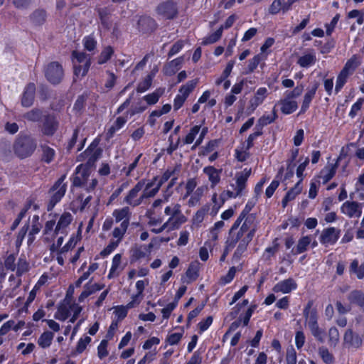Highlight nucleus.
<instances>
[{"mask_svg":"<svg viewBox=\"0 0 364 364\" xmlns=\"http://www.w3.org/2000/svg\"><path fill=\"white\" fill-rule=\"evenodd\" d=\"M198 82V79L188 81L186 85H182L179 89V93L174 99L173 108L175 110L180 109L189 94L194 90Z\"/></svg>","mask_w":364,"mask_h":364,"instance_id":"nucleus-5","label":"nucleus"},{"mask_svg":"<svg viewBox=\"0 0 364 364\" xmlns=\"http://www.w3.org/2000/svg\"><path fill=\"white\" fill-rule=\"evenodd\" d=\"M311 242L310 236H304L299 239L295 248H293L291 252L294 255H299L307 250L308 246Z\"/></svg>","mask_w":364,"mask_h":364,"instance_id":"nucleus-30","label":"nucleus"},{"mask_svg":"<svg viewBox=\"0 0 364 364\" xmlns=\"http://www.w3.org/2000/svg\"><path fill=\"white\" fill-rule=\"evenodd\" d=\"M341 211L349 218H359L362 213L361 205L355 201H346L343 204Z\"/></svg>","mask_w":364,"mask_h":364,"instance_id":"nucleus-13","label":"nucleus"},{"mask_svg":"<svg viewBox=\"0 0 364 364\" xmlns=\"http://www.w3.org/2000/svg\"><path fill=\"white\" fill-rule=\"evenodd\" d=\"M302 178L299 180V181L297 182V183L294 186V188H292L290 191L287 192L286 194V197L287 198L290 199L291 200H294L295 197L299 194L302 190V188L301 186Z\"/></svg>","mask_w":364,"mask_h":364,"instance_id":"nucleus-57","label":"nucleus"},{"mask_svg":"<svg viewBox=\"0 0 364 364\" xmlns=\"http://www.w3.org/2000/svg\"><path fill=\"white\" fill-rule=\"evenodd\" d=\"M112 215L114 217L117 223L120 221L127 222V225H129L131 212L129 207H124L121 209L115 210H114Z\"/></svg>","mask_w":364,"mask_h":364,"instance_id":"nucleus-26","label":"nucleus"},{"mask_svg":"<svg viewBox=\"0 0 364 364\" xmlns=\"http://www.w3.org/2000/svg\"><path fill=\"white\" fill-rule=\"evenodd\" d=\"M278 104L281 105V111L285 114L294 112L298 107L296 101L291 100L287 97L281 100Z\"/></svg>","mask_w":364,"mask_h":364,"instance_id":"nucleus-28","label":"nucleus"},{"mask_svg":"<svg viewBox=\"0 0 364 364\" xmlns=\"http://www.w3.org/2000/svg\"><path fill=\"white\" fill-rule=\"evenodd\" d=\"M252 240V232L246 235H239V233L228 235L225 242V254H228L237 245L234 253V258L240 259L242 254L247 250L249 243Z\"/></svg>","mask_w":364,"mask_h":364,"instance_id":"nucleus-1","label":"nucleus"},{"mask_svg":"<svg viewBox=\"0 0 364 364\" xmlns=\"http://www.w3.org/2000/svg\"><path fill=\"white\" fill-rule=\"evenodd\" d=\"M343 345L348 348H358L362 345V338L358 334L353 333L352 329H348L343 336Z\"/></svg>","mask_w":364,"mask_h":364,"instance_id":"nucleus-12","label":"nucleus"},{"mask_svg":"<svg viewBox=\"0 0 364 364\" xmlns=\"http://www.w3.org/2000/svg\"><path fill=\"white\" fill-rule=\"evenodd\" d=\"M341 230L335 228L324 229L320 235V242L325 246L335 244L340 237Z\"/></svg>","mask_w":364,"mask_h":364,"instance_id":"nucleus-9","label":"nucleus"},{"mask_svg":"<svg viewBox=\"0 0 364 364\" xmlns=\"http://www.w3.org/2000/svg\"><path fill=\"white\" fill-rule=\"evenodd\" d=\"M277 118V114L276 113L275 109L274 108L272 115H264L258 119L255 129L259 128L260 130H262L263 127L272 123Z\"/></svg>","mask_w":364,"mask_h":364,"instance_id":"nucleus-36","label":"nucleus"},{"mask_svg":"<svg viewBox=\"0 0 364 364\" xmlns=\"http://www.w3.org/2000/svg\"><path fill=\"white\" fill-rule=\"evenodd\" d=\"M65 178V175L61 176L48 191V195L49 199L47 204L48 211L52 210L55 205L60 202L65 196L67 190V185L64 182Z\"/></svg>","mask_w":364,"mask_h":364,"instance_id":"nucleus-4","label":"nucleus"},{"mask_svg":"<svg viewBox=\"0 0 364 364\" xmlns=\"http://www.w3.org/2000/svg\"><path fill=\"white\" fill-rule=\"evenodd\" d=\"M154 75V73L148 75L142 82L138 84L136 87L137 92H144L151 87Z\"/></svg>","mask_w":364,"mask_h":364,"instance_id":"nucleus-48","label":"nucleus"},{"mask_svg":"<svg viewBox=\"0 0 364 364\" xmlns=\"http://www.w3.org/2000/svg\"><path fill=\"white\" fill-rule=\"evenodd\" d=\"M108 342L107 340H102L97 348V355L100 359L104 358L108 355L107 350Z\"/></svg>","mask_w":364,"mask_h":364,"instance_id":"nucleus-62","label":"nucleus"},{"mask_svg":"<svg viewBox=\"0 0 364 364\" xmlns=\"http://www.w3.org/2000/svg\"><path fill=\"white\" fill-rule=\"evenodd\" d=\"M138 28L142 33H148L156 28L155 21L148 16L140 17L137 22Z\"/></svg>","mask_w":364,"mask_h":364,"instance_id":"nucleus-19","label":"nucleus"},{"mask_svg":"<svg viewBox=\"0 0 364 364\" xmlns=\"http://www.w3.org/2000/svg\"><path fill=\"white\" fill-rule=\"evenodd\" d=\"M145 185V180L139 181L128 193L127 196L124 198V202L132 206L136 207L141 205L143 201L141 199V196L138 197L139 193L144 188Z\"/></svg>","mask_w":364,"mask_h":364,"instance_id":"nucleus-8","label":"nucleus"},{"mask_svg":"<svg viewBox=\"0 0 364 364\" xmlns=\"http://www.w3.org/2000/svg\"><path fill=\"white\" fill-rule=\"evenodd\" d=\"M45 75L50 82L58 84L64 75L62 65L58 62H51L46 68Z\"/></svg>","mask_w":364,"mask_h":364,"instance_id":"nucleus-7","label":"nucleus"},{"mask_svg":"<svg viewBox=\"0 0 364 364\" xmlns=\"http://www.w3.org/2000/svg\"><path fill=\"white\" fill-rule=\"evenodd\" d=\"M252 231L253 237L256 231L255 216L248 215L245 218L243 223L240 230L237 231V233H239V235H246L247 233L252 232Z\"/></svg>","mask_w":364,"mask_h":364,"instance_id":"nucleus-17","label":"nucleus"},{"mask_svg":"<svg viewBox=\"0 0 364 364\" xmlns=\"http://www.w3.org/2000/svg\"><path fill=\"white\" fill-rule=\"evenodd\" d=\"M282 3H284V0H274L269 8V13L275 15L280 11L283 12Z\"/></svg>","mask_w":364,"mask_h":364,"instance_id":"nucleus-56","label":"nucleus"},{"mask_svg":"<svg viewBox=\"0 0 364 364\" xmlns=\"http://www.w3.org/2000/svg\"><path fill=\"white\" fill-rule=\"evenodd\" d=\"M223 31V26H221L215 32L210 35L209 36L206 37L202 44L203 45H208V44H212L215 42H217L222 36Z\"/></svg>","mask_w":364,"mask_h":364,"instance_id":"nucleus-45","label":"nucleus"},{"mask_svg":"<svg viewBox=\"0 0 364 364\" xmlns=\"http://www.w3.org/2000/svg\"><path fill=\"white\" fill-rule=\"evenodd\" d=\"M85 48L88 51H92L95 49L97 42L92 36H87L83 40Z\"/></svg>","mask_w":364,"mask_h":364,"instance_id":"nucleus-63","label":"nucleus"},{"mask_svg":"<svg viewBox=\"0 0 364 364\" xmlns=\"http://www.w3.org/2000/svg\"><path fill=\"white\" fill-rule=\"evenodd\" d=\"M210 210V205H203L200 209H199L194 216L192 218V222L193 224H200L203 222L205 215L207 214V213Z\"/></svg>","mask_w":364,"mask_h":364,"instance_id":"nucleus-42","label":"nucleus"},{"mask_svg":"<svg viewBox=\"0 0 364 364\" xmlns=\"http://www.w3.org/2000/svg\"><path fill=\"white\" fill-rule=\"evenodd\" d=\"M186 220L187 218L182 212L174 217H170L167 220L169 225V230H173L178 229L182 224L186 222Z\"/></svg>","mask_w":364,"mask_h":364,"instance_id":"nucleus-31","label":"nucleus"},{"mask_svg":"<svg viewBox=\"0 0 364 364\" xmlns=\"http://www.w3.org/2000/svg\"><path fill=\"white\" fill-rule=\"evenodd\" d=\"M128 227L129 225H127V222H122L119 227H116L114 229L112 235L114 238H117L116 242L119 243L122 240Z\"/></svg>","mask_w":364,"mask_h":364,"instance_id":"nucleus-38","label":"nucleus"},{"mask_svg":"<svg viewBox=\"0 0 364 364\" xmlns=\"http://www.w3.org/2000/svg\"><path fill=\"white\" fill-rule=\"evenodd\" d=\"M36 147V140L28 134L18 135L13 146L14 153L21 159L30 156L34 152Z\"/></svg>","mask_w":364,"mask_h":364,"instance_id":"nucleus-3","label":"nucleus"},{"mask_svg":"<svg viewBox=\"0 0 364 364\" xmlns=\"http://www.w3.org/2000/svg\"><path fill=\"white\" fill-rule=\"evenodd\" d=\"M40 128L43 136H52L59 128V121L54 114H48L43 116Z\"/></svg>","mask_w":364,"mask_h":364,"instance_id":"nucleus-6","label":"nucleus"},{"mask_svg":"<svg viewBox=\"0 0 364 364\" xmlns=\"http://www.w3.org/2000/svg\"><path fill=\"white\" fill-rule=\"evenodd\" d=\"M203 172L208 176L209 181L211 182V187L215 186L220 180V173L221 170H218L213 166H207L203 169Z\"/></svg>","mask_w":364,"mask_h":364,"instance_id":"nucleus-25","label":"nucleus"},{"mask_svg":"<svg viewBox=\"0 0 364 364\" xmlns=\"http://www.w3.org/2000/svg\"><path fill=\"white\" fill-rule=\"evenodd\" d=\"M90 341L91 338L89 336H85L83 338H80L76 346V352L77 353H82L85 350L87 346L90 343Z\"/></svg>","mask_w":364,"mask_h":364,"instance_id":"nucleus-61","label":"nucleus"},{"mask_svg":"<svg viewBox=\"0 0 364 364\" xmlns=\"http://www.w3.org/2000/svg\"><path fill=\"white\" fill-rule=\"evenodd\" d=\"M340 159L341 156L337 159V161L334 164H328L321 171V173L323 183H328L335 176L338 166V161Z\"/></svg>","mask_w":364,"mask_h":364,"instance_id":"nucleus-24","label":"nucleus"},{"mask_svg":"<svg viewBox=\"0 0 364 364\" xmlns=\"http://www.w3.org/2000/svg\"><path fill=\"white\" fill-rule=\"evenodd\" d=\"M157 12L166 18H172L177 14V9L173 1H168L159 5Z\"/></svg>","mask_w":364,"mask_h":364,"instance_id":"nucleus-14","label":"nucleus"},{"mask_svg":"<svg viewBox=\"0 0 364 364\" xmlns=\"http://www.w3.org/2000/svg\"><path fill=\"white\" fill-rule=\"evenodd\" d=\"M102 25L107 29L111 26L109 16L110 15V9L108 7H97L96 9Z\"/></svg>","mask_w":364,"mask_h":364,"instance_id":"nucleus-29","label":"nucleus"},{"mask_svg":"<svg viewBox=\"0 0 364 364\" xmlns=\"http://www.w3.org/2000/svg\"><path fill=\"white\" fill-rule=\"evenodd\" d=\"M46 11L43 9H38L35 10L30 16L31 21L36 26L43 24L46 21Z\"/></svg>","mask_w":364,"mask_h":364,"instance_id":"nucleus-27","label":"nucleus"},{"mask_svg":"<svg viewBox=\"0 0 364 364\" xmlns=\"http://www.w3.org/2000/svg\"><path fill=\"white\" fill-rule=\"evenodd\" d=\"M316 61V55L314 53L306 54L298 59L297 63L302 68H307Z\"/></svg>","mask_w":364,"mask_h":364,"instance_id":"nucleus-39","label":"nucleus"},{"mask_svg":"<svg viewBox=\"0 0 364 364\" xmlns=\"http://www.w3.org/2000/svg\"><path fill=\"white\" fill-rule=\"evenodd\" d=\"M28 270V264L26 259L20 258L17 264L16 274L18 277H20L22 274L26 273Z\"/></svg>","mask_w":364,"mask_h":364,"instance_id":"nucleus-58","label":"nucleus"},{"mask_svg":"<svg viewBox=\"0 0 364 364\" xmlns=\"http://www.w3.org/2000/svg\"><path fill=\"white\" fill-rule=\"evenodd\" d=\"M181 206L178 203H172L171 205L166 206L164 213L170 217H174L181 212Z\"/></svg>","mask_w":364,"mask_h":364,"instance_id":"nucleus-55","label":"nucleus"},{"mask_svg":"<svg viewBox=\"0 0 364 364\" xmlns=\"http://www.w3.org/2000/svg\"><path fill=\"white\" fill-rule=\"evenodd\" d=\"M72 57L73 59L76 60V63H77L78 64L87 66H90L91 65L90 56L83 52L74 50L72 53Z\"/></svg>","mask_w":364,"mask_h":364,"instance_id":"nucleus-32","label":"nucleus"},{"mask_svg":"<svg viewBox=\"0 0 364 364\" xmlns=\"http://www.w3.org/2000/svg\"><path fill=\"white\" fill-rule=\"evenodd\" d=\"M340 335L336 327H331L328 331V343L330 346L335 347L339 342Z\"/></svg>","mask_w":364,"mask_h":364,"instance_id":"nucleus-51","label":"nucleus"},{"mask_svg":"<svg viewBox=\"0 0 364 364\" xmlns=\"http://www.w3.org/2000/svg\"><path fill=\"white\" fill-rule=\"evenodd\" d=\"M31 206V201H28L25 205V206L22 208V210L19 213L18 217L14 221V223H13V224H12V225L11 227V230H14L17 228V226L19 225V223H20L21 220H22V218L25 216V215L27 213V211L30 209Z\"/></svg>","mask_w":364,"mask_h":364,"instance_id":"nucleus-53","label":"nucleus"},{"mask_svg":"<svg viewBox=\"0 0 364 364\" xmlns=\"http://www.w3.org/2000/svg\"><path fill=\"white\" fill-rule=\"evenodd\" d=\"M70 311L71 310L70 309V305H67L65 303V304H63L58 307L55 317L57 319L65 321L69 317Z\"/></svg>","mask_w":364,"mask_h":364,"instance_id":"nucleus-40","label":"nucleus"},{"mask_svg":"<svg viewBox=\"0 0 364 364\" xmlns=\"http://www.w3.org/2000/svg\"><path fill=\"white\" fill-rule=\"evenodd\" d=\"M104 284H90L87 283L84 287V290L78 297V301L80 302H82L85 299L88 297L90 295L95 293L97 291H100L104 288Z\"/></svg>","mask_w":364,"mask_h":364,"instance_id":"nucleus-23","label":"nucleus"},{"mask_svg":"<svg viewBox=\"0 0 364 364\" xmlns=\"http://www.w3.org/2000/svg\"><path fill=\"white\" fill-rule=\"evenodd\" d=\"M286 361L287 364H296V352L294 348H291L287 350Z\"/></svg>","mask_w":364,"mask_h":364,"instance_id":"nucleus-64","label":"nucleus"},{"mask_svg":"<svg viewBox=\"0 0 364 364\" xmlns=\"http://www.w3.org/2000/svg\"><path fill=\"white\" fill-rule=\"evenodd\" d=\"M350 271L355 273L357 277L361 279L364 277V264L359 266L358 260L355 259L350 264Z\"/></svg>","mask_w":364,"mask_h":364,"instance_id":"nucleus-47","label":"nucleus"},{"mask_svg":"<svg viewBox=\"0 0 364 364\" xmlns=\"http://www.w3.org/2000/svg\"><path fill=\"white\" fill-rule=\"evenodd\" d=\"M73 220L71 213L68 212L63 213L59 218L54 230V235H58L59 233H65L66 228L69 226Z\"/></svg>","mask_w":364,"mask_h":364,"instance_id":"nucleus-15","label":"nucleus"},{"mask_svg":"<svg viewBox=\"0 0 364 364\" xmlns=\"http://www.w3.org/2000/svg\"><path fill=\"white\" fill-rule=\"evenodd\" d=\"M74 63V75L77 78H81L87 74L90 66L82 65L81 64L77 65L75 61Z\"/></svg>","mask_w":364,"mask_h":364,"instance_id":"nucleus-54","label":"nucleus"},{"mask_svg":"<svg viewBox=\"0 0 364 364\" xmlns=\"http://www.w3.org/2000/svg\"><path fill=\"white\" fill-rule=\"evenodd\" d=\"M43 111L38 108H34L23 114V117L32 122H39L43 118Z\"/></svg>","mask_w":364,"mask_h":364,"instance_id":"nucleus-35","label":"nucleus"},{"mask_svg":"<svg viewBox=\"0 0 364 364\" xmlns=\"http://www.w3.org/2000/svg\"><path fill=\"white\" fill-rule=\"evenodd\" d=\"M191 195V198L188 202V205L190 207L196 206L200 201L201 196L203 193V188L199 187L198 188L195 192L192 193Z\"/></svg>","mask_w":364,"mask_h":364,"instance_id":"nucleus-50","label":"nucleus"},{"mask_svg":"<svg viewBox=\"0 0 364 364\" xmlns=\"http://www.w3.org/2000/svg\"><path fill=\"white\" fill-rule=\"evenodd\" d=\"M200 127L196 125L194 126L190 131V132L186 135V136L184 139V143L189 144H191L195 138L196 136L198 134L200 131Z\"/></svg>","mask_w":364,"mask_h":364,"instance_id":"nucleus-59","label":"nucleus"},{"mask_svg":"<svg viewBox=\"0 0 364 364\" xmlns=\"http://www.w3.org/2000/svg\"><path fill=\"white\" fill-rule=\"evenodd\" d=\"M267 93L268 90L266 87H260L257 90L253 97H252L249 102V106L247 107L249 113L253 112L256 108L264 102L267 96Z\"/></svg>","mask_w":364,"mask_h":364,"instance_id":"nucleus-11","label":"nucleus"},{"mask_svg":"<svg viewBox=\"0 0 364 364\" xmlns=\"http://www.w3.org/2000/svg\"><path fill=\"white\" fill-rule=\"evenodd\" d=\"M156 179L157 178L154 177L151 181L148 182L147 183H145L144 186V188L142 193L141 194V199H142V201H144V199L155 196L159 192L160 189L159 186L156 185V187L151 188L154 186Z\"/></svg>","mask_w":364,"mask_h":364,"instance_id":"nucleus-21","label":"nucleus"},{"mask_svg":"<svg viewBox=\"0 0 364 364\" xmlns=\"http://www.w3.org/2000/svg\"><path fill=\"white\" fill-rule=\"evenodd\" d=\"M348 299L350 303L364 307V294L362 291L354 290L349 294Z\"/></svg>","mask_w":364,"mask_h":364,"instance_id":"nucleus-34","label":"nucleus"},{"mask_svg":"<svg viewBox=\"0 0 364 364\" xmlns=\"http://www.w3.org/2000/svg\"><path fill=\"white\" fill-rule=\"evenodd\" d=\"M319 87V83L316 81L314 82L311 88L308 89L304 95L303 103L301 107V112H304L309 107L312 99L314 97L316 92Z\"/></svg>","mask_w":364,"mask_h":364,"instance_id":"nucleus-20","label":"nucleus"},{"mask_svg":"<svg viewBox=\"0 0 364 364\" xmlns=\"http://www.w3.org/2000/svg\"><path fill=\"white\" fill-rule=\"evenodd\" d=\"M313 301H309L304 309L305 324L309 327L312 336L320 343L324 342L325 331L318 326V314L315 309H312Z\"/></svg>","mask_w":364,"mask_h":364,"instance_id":"nucleus-2","label":"nucleus"},{"mask_svg":"<svg viewBox=\"0 0 364 364\" xmlns=\"http://www.w3.org/2000/svg\"><path fill=\"white\" fill-rule=\"evenodd\" d=\"M36 86L34 83H29L25 87L21 99V105L23 107H31L34 101Z\"/></svg>","mask_w":364,"mask_h":364,"instance_id":"nucleus-18","label":"nucleus"},{"mask_svg":"<svg viewBox=\"0 0 364 364\" xmlns=\"http://www.w3.org/2000/svg\"><path fill=\"white\" fill-rule=\"evenodd\" d=\"M54 335L52 332L46 331L43 333L38 340V344L43 348H48L50 346Z\"/></svg>","mask_w":364,"mask_h":364,"instance_id":"nucleus-37","label":"nucleus"},{"mask_svg":"<svg viewBox=\"0 0 364 364\" xmlns=\"http://www.w3.org/2000/svg\"><path fill=\"white\" fill-rule=\"evenodd\" d=\"M114 54V49L112 46H106L102 51L101 52L100 55L98 57V63L99 64H104L107 63L112 56Z\"/></svg>","mask_w":364,"mask_h":364,"instance_id":"nucleus-41","label":"nucleus"},{"mask_svg":"<svg viewBox=\"0 0 364 364\" xmlns=\"http://www.w3.org/2000/svg\"><path fill=\"white\" fill-rule=\"evenodd\" d=\"M90 174L88 168L83 167L82 165L78 166L73 177V185L76 187L87 186Z\"/></svg>","mask_w":364,"mask_h":364,"instance_id":"nucleus-10","label":"nucleus"},{"mask_svg":"<svg viewBox=\"0 0 364 364\" xmlns=\"http://www.w3.org/2000/svg\"><path fill=\"white\" fill-rule=\"evenodd\" d=\"M41 148L42 150L41 160L46 164H50L55 157V150L47 145H41Z\"/></svg>","mask_w":364,"mask_h":364,"instance_id":"nucleus-33","label":"nucleus"},{"mask_svg":"<svg viewBox=\"0 0 364 364\" xmlns=\"http://www.w3.org/2000/svg\"><path fill=\"white\" fill-rule=\"evenodd\" d=\"M260 61H261L260 55H255L253 57V58H252L251 60H249V63L247 65V70L245 72V73L247 74V73H252L256 69V68L257 67V65H259Z\"/></svg>","mask_w":364,"mask_h":364,"instance_id":"nucleus-60","label":"nucleus"},{"mask_svg":"<svg viewBox=\"0 0 364 364\" xmlns=\"http://www.w3.org/2000/svg\"><path fill=\"white\" fill-rule=\"evenodd\" d=\"M163 93V89H158L155 92L144 96V99L148 105H154L159 101V97Z\"/></svg>","mask_w":364,"mask_h":364,"instance_id":"nucleus-49","label":"nucleus"},{"mask_svg":"<svg viewBox=\"0 0 364 364\" xmlns=\"http://www.w3.org/2000/svg\"><path fill=\"white\" fill-rule=\"evenodd\" d=\"M358 65L357 57L353 55L346 62L341 70L349 75H352Z\"/></svg>","mask_w":364,"mask_h":364,"instance_id":"nucleus-44","label":"nucleus"},{"mask_svg":"<svg viewBox=\"0 0 364 364\" xmlns=\"http://www.w3.org/2000/svg\"><path fill=\"white\" fill-rule=\"evenodd\" d=\"M296 287L297 284L296 282L292 278H289L287 279L281 281L274 285L273 287V291L276 293L282 292L283 294H288L292 290L296 289Z\"/></svg>","mask_w":364,"mask_h":364,"instance_id":"nucleus-16","label":"nucleus"},{"mask_svg":"<svg viewBox=\"0 0 364 364\" xmlns=\"http://www.w3.org/2000/svg\"><path fill=\"white\" fill-rule=\"evenodd\" d=\"M318 355L326 364H332L334 363V357L329 350L324 346L318 348Z\"/></svg>","mask_w":364,"mask_h":364,"instance_id":"nucleus-43","label":"nucleus"},{"mask_svg":"<svg viewBox=\"0 0 364 364\" xmlns=\"http://www.w3.org/2000/svg\"><path fill=\"white\" fill-rule=\"evenodd\" d=\"M350 75H349L342 70L340 72V73L338 74V75L337 77L336 87H335V91L336 93L338 92L342 89L343 85L347 82L348 77Z\"/></svg>","mask_w":364,"mask_h":364,"instance_id":"nucleus-52","label":"nucleus"},{"mask_svg":"<svg viewBox=\"0 0 364 364\" xmlns=\"http://www.w3.org/2000/svg\"><path fill=\"white\" fill-rule=\"evenodd\" d=\"M198 270L199 267L198 262L191 263L186 272V277L191 281L196 280L199 276Z\"/></svg>","mask_w":364,"mask_h":364,"instance_id":"nucleus-46","label":"nucleus"},{"mask_svg":"<svg viewBox=\"0 0 364 364\" xmlns=\"http://www.w3.org/2000/svg\"><path fill=\"white\" fill-rule=\"evenodd\" d=\"M183 58L180 57L166 64L163 68L164 75L171 76L175 74L179 70L181 65L183 63Z\"/></svg>","mask_w":364,"mask_h":364,"instance_id":"nucleus-22","label":"nucleus"}]
</instances>
